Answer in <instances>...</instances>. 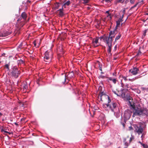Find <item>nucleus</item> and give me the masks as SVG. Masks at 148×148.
Returning <instances> with one entry per match:
<instances>
[{
  "instance_id": "1",
  "label": "nucleus",
  "mask_w": 148,
  "mask_h": 148,
  "mask_svg": "<svg viewBox=\"0 0 148 148\" xmlns=\"http://www.w3.org/2000/svg\"><path fill=\"white\" fill-rule=\"evenodd\" d=\"M129 103L130 106L133 107L134 109L133 111V113L132 116L133 117H135L136 116H148V110L147 108H136L134 106L131 104L130 101H129Z\"/></svg>"
},
{
  "instance_id": "2",
  "label": "nucleus",
  "mask_w": 148,
  "mask_h": 148,
  "mask_svg": "<svg viewBox=\"0 0 148 148\" xmlns=\"http://www.w3.org/2000/svg\"><path fill=\"white\" fill-rule=\"evenodd\" d=\"M104 39V42L106 43V44L108 46V49L107 50L108 52L110 54V55H111L112 54L111 52L112 50V43L113 40L110 37L107 36L105 37Z\"/></svg>"
},
{
  "instance_id": "3",
  "label": "nucleus",
  "mask_w": 148,
  "mask_h": 148,
  "mask_svg": "<svg viewBox=\"0 0 148 148\" xmlns=\"http://www.w3.org/2000/svg\"><path fill=\"white\" fill-rule=\"evenodd\" d=\"M98 98V99H100L101 101H106L108 103L111 101L109 96L105 94L103 92H101L99 94Z\"/></svg>"
},
{
  "instance_id": "4",
  "label": "nucleus",
  "mask_w": 148,
  "mask_h": 148,
  "mask_svg": "<svg viewBox=\"0 0 148 148\" xmlns=\"http://www.w3.org/2000/svg\"><path fill=\"white\" fill-rule=\"evenodd\" d=\"M11 76L15 78H17L20 74V71L18 70V68L16 66H14L12 68L11 72Z\"/></svg>"
},
{
  "instance_id": "5",
  "label": "nucleus",
  "mask_w": 148,
  "mask_h": 148,
  "mask_svg": "<svg viewBox=\"0 0 148 148\" xmlns=\"http://www.w3.org/2000/svg\"><path fill=\"white\" fill-rule=\"evenodd\" d=\"M106 106L107 108L109 107L112 111L114 112V109L116 107L117 104L115 102H111V101L109 103L108 102L107 104H103V107L106 108Z\"/></svg>"
},
{
  "instance_id": "6",
  "label": "nucleus",
  "mask_w": 148,
  "mask_h": 148,
  "mask_svg": "<svg viewBox=\"0 0 148 148\" xmlns=\"http://www.w3.org/2000/svg\"><path fill=\"white\" fill-rule=\"evenodd\" d=\"M21 17L23 19V20L22 21V23L21 24H20V25H21L22 27L25 24V21L26 20L27 17V15L25 12H23L21 14Z\"/></svg>"
},
{
  "instance_id": "7",
  "label": "nucleus",
  "mask_w": 148,
  "mask_h": 148,
  "mask_svg": "<svg viewBox=\"0 0 148 148\" xmlns=\"http://www.w3.org/2000/svg\"><path fill=\"white\" fill-rule=\"evenodd\" d=\"M139 70L138 68L134 67L129 70V72L131 73L133 75H136L138 73Z\"/></svg>"
},
{
  "instance_id": "8",
  "label": "nucleus",
  "mask_w": 148,
  "mask_h": 148,
  "mask_svg": "<svg viewBox=\"0 0 148 148\" xmlns=\"http://www.w3.org/2000/svg\"><path fill=\"white\" fill-rule=\"evenodd\" d=\"M132 112L129 110L125 111L124 114V117L127 119H129L131 117Z\"/></svg>"
},
{
  "instance_id": "9",
  "label": "nucleus",
  "mask_w": 148,
  "mask_h": 148,
  "mask_svg": "<svg viewBox=\"0 0 148 148\" xmlns=\"http://www.w3.org/2000/svg\"><path fill=\"white\" fill-rule=\"evenodd\" d=\"M99 38L97 37L96 38L93 39L92 41V43L94 47H96L99 45V44L98 42Z\"/></svg>"
},
{
  "instance_id": "10",
  "label": "nucleus",
  "mask_w": 148,
  "mask_h": 148,
  "mask_svg": "<svg viewBox=\"0 0 148 148\" xmlns=\"http://www.w3.org/2000/svg\"><path fill=\"white\" fill-rule=\"evenodd\" d=\"M129 139V137L128 136H127L126 138H124L123 139V142L124 143V144L125 146L127 147L129 145L130 143V141L128 140Z\"/></svg>"
},
{
  "instance_id": "11",
  "label": "nucleus",
  "mask_w": 148,
  "mask_h": 148,
  "mask_svg": "<svg viewBox=\"0 0 148 148\" xmlns=\"http://www.w3.org/2000/svg\"><path fill=\"white\" fill-rule=\"evenodd\" d=\"M49 53L50 52L47 51L45 53V56L44 57V59L45 61L47 62V61L49 59Z\"/></svg>"
},
{
  "instance_id": "12",
  "label": "nucleus",
  "mask_w": 148,
  "mask_h": 148,
  "mask_svg": "<svg viewBox=\"0 0 148 148\" xmlns=\"http://www.w3.org/2000/svg\"><path fill=\"white\" fill-rule=\"evenodd\" d=\"M135 127L136 130L138 134L142 133L143 131V129L141 126L138 127L137 125H135Z\"/></svg>"
},
{
  "instance_id": "13",
  "label": "nucleus",
  "mask_w": 148,
  "mask_h": 148,
  "mask_svg": "<svg viewBox=\"0 0 148 148\" xmlns=\"http://www.w3.org/2000/svg\"><path fill=\"white\" fill-rule=\"evenodd\" d=\"M11 34V32H10L4 31L2 33V37H5Z\"/></svg>"
},
{
  "instance_id": "14",
  "label": "nucleus",
  "mask_w": 148,
  "mask_h": 148,
  "mask_svg": "<svg viewBox=\"0 0 148 148\" xmlns=\"http://www.w3.org/2000/svg\"><path fill=\"white\" fill-rule=\"evenodd\" d=\"M63 7L62 8L59 9L57 11V12L58 13L59 15L60 16H62L63 15L64 13L63 12Z\"/></svg>"
},
{
  "instance_id": "15",
  "label": "nucleus",
  "mask_w": 148,
  "mask_h": 148,
  "mask_svg": "<svg viewBox=\"0 0 148 148\" xmlns=\"http://www.w3.org/2000/svg\"><path fill=\"white\" fill-rule=\"evenodd\" d=\"M123 21V20H122V18H120L118 20L116 21V25L115 27L116 29H117V27L120 25V23Z\"/></svg>"
},
{
  "instance_id": "16",
  "label": "nucleus",
  "mask_w": 148,
  "mask_h": 148,
  "mask_svg": "<svg viewBox=\"0 0 148 148\" xmlns=\"http://www.w3.org/2000/svg\"><path fill=\"white\" fill-rule=\"evenodd\" d=\"M74 75L73 72L72 71L70 73L67 75V77L70 78H72L74 77Z\"/></svg>"
},
{
  "instance_id": "17",
  "label": "nucleus",
  "mask_w": 148,
  "mask_h": 148,
  "mask_svg": "<svg viewBox=\"0 0 148 148\" xmlns=\"http://www.w3.org/2000/svg\"><path fill=\"white\" fill-rule=\"evenodd\" d=\"M127 89L126 90L124 89H122L121 90V91L122 92V94L120 95H121V96L123 98H125L126 97H127V96H126V95H125V93L124 92V91L127 90Z\"/></svg>"
},
{
  "instance_id": "18",
  "label": "nucleus",
  "mask_w": 148,
  "mask_h": 148,
  "mask_svg": "<svg viewBox=\"0 0 148 148\" xmlns=\"http://www.w3.org/2000/svg\"><path fill=\"white\" fill-rule=\"evenodd\" d=\"M17 62L18 66L22 64H24V61L22 59L17 60Z\"/></svg>"
},
{
  "instance_id": "19",
  "label": "nucleus",
  "mask_w": 148,
  "mask_h": 148,
  "mask_svg": "<svg viewBox=\"0 0 148 148\" xmlns=\"http://www.w3.org/2000/svg\"><path fill=\"white\" fill-rule=\"evenodd\" d=\"M117 29H116V27H115L113 31H111L109 33H110V35H111V34H113L115 35L117 33Z\"/></svg>"
},
{
  "instance_id": "20",
  "label": "nucleus",
  "mask_w": 148,
  "mask_h": 148,
  "mask_svg": "<svg viewBox=\"0 0 148 148\" xmlns=\"http://www.w3.org/2000/svg\"><path fill=\"white\" fill-rule=\"evenodd\" d=\"M61 81L63 84H64L65 83L66 81V78L65 76L61 79Z\"/></svg>"
},
{
  "instance_id": "21",
  "label": "nucleus",
  "mask_w": 148,
  "mask_h": 148,
  "mask_svg": "<svg viewBox=\"0 0 148 148\" xmlns=\"http://www.w3.org/2000/svg\"><path fill=\"white\" fill-rule=\"evenodd\" d=\"M70 3V1L69 0L66 1L65 3L63 5V7H64V8H66L65 6L66 5H69Z\"/></svg>"
},
{
  "instance_id": "22",
  "label": "nucleus",
  "mask_w": 148,
  "mask_h": 148,
  "mask_svg": "<svg viewBox=\"0 0 148 148\" xmlns=\"http://www.w3.org/2000/svg\"><path fill=\"white\" fill-rule=\"evenodd\" d=\"M109 80L110 81H112L113 82L114 84H116V80L115 78H113L112 77H110Z\"/></svg>"
},
{
  "instance_id": "23",
  "label": "nucleus",
  "mask_w": 148,
  "mask_h": 148,
  "mask_svg": "<svg viewBox=\"0 0 148 148\" xmlns=\"http://www.w3.org/2000/svg\"><path fill=\"white\" fill-rule=\"evenodd\" d=\"M143 1H142L141 2H139L138 3H137L136 4H135L134 6L132 7H131V8H134V7H136L137 5H138V4H140L139 5H140L141 4H143Z\"/></svg>"
},
{
  "instance_id": "24",
  "label": "nucleus",
  "mask_w": 148,
  "mask_h": 148,
  "mask_svg": "<svg viewBox=\"0 0 148 148\" xmlns=\"http://www.w3.org/2000/svg\"><path fill=\"white\" fill-rule=\"evenodd\" d=\"M112 16L111 15V14H108L106 18V19H107L108 20H110L112 19Z\"/></svg>"
},
{
  "instance_id": "25",
  "label": "nucleus",
  "mask_w": 148,
  "mask_h": 148,
  "mask_svg": "<svg viewBox=\"0 0 148 148\" xmlns=\"http://www.w3.org/2000/svg\"><path fill=\"white\" fill-rule=\"evenodd\" d=\"M121 36V35L120 34H119L117 36H116V38L115 39V40L114 42H116V41L117 40H118L120 38Z\"/></svg>"
},
{
  "instance_id": "26",
  "label": "nucleus",
  "mask_w": 148,
  "mask_h": 148,
  "mask_svg": "<svg viewBox=\"0 0 148 148\" xmlns=\"http://www.w3.org/2000/svg\"><path fill=\"white\" fill-rule=\"evenodd\" d=\"M98 63L99 67V70L101 71H102V65L100 62H98Z\"/></svg>"
},
{
  "instance_id": "27",
  "label": "nucleus",
  "mask_w": 148,
  "mask_h": 148,
  "mask_svg": "<svg viewBox=\"0 0 148 148\" xmlns=\"http://www.w3.org/2000/svg\"><path fill=\"white\" fill-rule=\"evenodd\" d=\"M106 36L105 35V34H104V35H103V36H100L99 38H99V39H100L101 40V39H103V41H104V38H105V37H106Z\"/></svg>"
},
{
  "instance_id": "28",
  "label": "nucleus",
  "mask_w": 148,
  "mask_h": 148,
  "mask_svg": "<svg viewBox=\"0 0 148 148\" xmlns=\"http://www.w3.org/2000/svg\"><path fill=\"white\" fill-rule=\"evenodd\" d=\"M115 36V35H114L113 34H111V35H110V33H109L108 37H110L112 39Z\"/></svg>"
},
{
  "instance_id": "29",
  "label": "nucleus",
  "mask_w": 148,
  "mask_h": 148,
  "mask_svg": "<svg viewBox=\"0 0 148 148\" xmlns=\"http://www.w3.org/2000/svg\"><path fill=\"white\" fill-rule=\"evenodd\" d=\"M147 29H145L144 31V33H143V35L142 36V37L143 38L146 35V33H147Z\"/></svg>"
},
{
  "instance_id": "30",
  "label": "nucleus",
  "mask_w": 148,
  "mask_h": 148,
  "mask_svg": "<svg viewBox=\"0 0 148 148\" xmlns=\"http://www.w3.org/2000/svg\"><path fill=\"white\" fill-rule=\"evenodd\" d=\"M116 1L117 3H123L125 0H116Z\"/></svg>"
},
{
  "instance_id": "31",
  "label": "nucleus",
  "mask_w": 148,
  "mask_h": 148,
  "mask_svg": "<svg viewBox=\"0 0 148 148\" xmlns=\"http://www.w3.org/2000/svg\"><path fill=\"white\" fill-rule=\"evenodd\" d=\"M134 139V137L133 136H132L130 138H129V139L128 140L130 141V143L131 141Z\"/></svg>"
},
{
  "instance_id": "32",
  "label": "nucleus",
  "mask_w": 148,
  "mask_h": 148,
  "mask_svg": "<svg viewBox=\"0 0 148 148\" xmlns=\"http://www.w3.org/2000/svg\"><path fill=\"white\" fill-rule=\"evenodd\" d=\"M9 65H10L9 64H7L5 65V68L7 69L8 70H9Z\"/></svg>"
},
{
  "instance_id": "33",
  "label": "nucleus",
  "mask_w": 148,
  "mask_h": 148,
  "mask_svg": "<svg viewBox=\"0 0 148 148\" xmlns=\"http://www.w3.org/2000/svg\"><path fill=\"white\" fill-rule=\"evenodd\" d=\"M142 145L143 146V147L144 148H147L148 147L147 145L145 144H143Z\"/></svg>"
},
{
  "instance_id": "34",
  "label": "nucleus",
  "mask_w": 148,
  "mask_h": 148,
  "mask_svg": "<svg viewBox=\"0 0 148 148\" xmlns=\"http://www.w3.org/2000/svg\"><path fill=\"white\" fill-rule=\"evenodd\" d=\"M1 132L3 133L4 134H5V133H7L8 132L2 129L1 130Z\"/></svg>"
},
{
  "instance_id": "35",
  "label": "nucleus",
  "mask_w": 148,
  "mask_h": 148,
  "mask_svg": "<svg viewBox=\"0 0 148 148\" xmlns=\"http://www.w3.org/2000/svg\"><path fill=\"white\" fill-rule=\"evenodd\" d=\"M122 77L123 79L125 81H127V79L126 77L124 76H123L122 75L121 76Z\"/></svg>"
},
{
  "instance_id": "36",
  "label": "nucleus",
  "mask_w": 148,
  "mask_h": 148,
  "mask_svg": "<svg viewBox=\"0 0 148 148\" xmlns=\"http://www.w3.org/2000/svg\"><path fill=\"white\" fill-rule=\"evenodd\" d=\"M105 1L106 2L108 3L109 2H111L112 1V0H102V1Z\"/></svg>"
},
{
  "instance_id": "37",
  "label": "nucleus",
  "mask_w": 148,
  "mask_h": 148,
  "mask_svg": "<svg viewBox=\"0 0 148 148\" xmlns=\"http://www.w3.org/2000/svg\"><path fill=\"white\" fill-rule=\"evenodd\" d=\"M105 76L102 75H100L99 76V78H102V79H103L105 78Z\"/></svg>"
},
{
  "instance_id": "38",
  "label": "nucleus",
  "mask_w": 148,
  "mask_h": 148,
  "mask_svg": "<svg viewBox=\"0 0 148 148\" xmlns=\"http://www.w3.org/2000/svg\"><path fill=\"white\" fill-rule=\"evenodd\" d=\"M22 17H20L17 20V21L18 22H19L20 21H21L22 20Z\"/></svg>"
},
{
  "instance_id": "39",
  "label": "nucleus",
  "mask_w": 148,
  "mask_h": 148,
  "mask_svg": "<svg viewBox=\"0 0 148 148\" xmlns=\"http://www.w3.org/2000/svg\"><path fill=\"white\" fill-rule=\"evenodd\" d=\"M129 130H133V128L131 126L129 127Z\"/></svg>"
},
{
  "instance_id": "40",
  "label": "nucleus",
  "mask_w": 148,
  "mask_h": 148,
  "mask_svg": "<svg viewBox=\"0 0 148 148\" xmlns=\"http://www.w3.org/2000/svg\"><path fill=\"white\" fill-rule=\"evenodd\" d=\"M130 2L131 4H134V3L135 1L134 0H130Z\"/></svg>"
},
{
  "instance_id": "41",
  "label": "nucleus",
  "mask_w": 148,
  "mask_h": 148,
  "mask_svg": "<svg viewBox=\"0 0 148 148\" xmlns=\"http://www.w3.org/2000/svg\"><path fill=\"white\" fill-rule=\"evenodd\" d=\"M141 52L139 50L138 51V53L136 55V56H139V55H140L141 54Z\"/></svg>"
},
{
  "instance_id": "42",
  "label": "nucleus",
  "mask_w": 148,
  "mask_h": 148,
  "mask_svg": "<svg viewBox=\"0 0 148 148\" xmlns=\"http://www.w3.org/2000/svg\"><path fill=\"white\" fill-rule=\"evenodd\" d=\"M113 92L116 95H117V96H120V94L119 95L118 94L116 93V92L115 91H113Z\"/></svg>"
},
{
  "instance_id": "43",
  "label": "nucleus",
  "mask_w": 148,
  "mask_h": 148,
  "mask_svg": "<svg viewBox=\"0 0 148 148\" xmlns=\"http://www.w3.org/2000/svg\"><path fill=\"white\" fill-rule=\"evenodd\" d=\"M132 98L130 96H129L128 97H127V100H131Z\"/></svg>"
},
{
  "instance_id": "44",
  "label": "nucleus",
  "mask_w": 148,
  "mask_h": 148,
  "mask_svg": "<svg viewBox=\"0 0 148 148\" xmlns=\"http://www.w3.org/2000/svg\"><path fill=\"white\" fill-rule=\"evenodd\" d=\"M59 4L58 3L57 4V5L56 6V9H58L59 7Z\"/></svg>"
},
{
  "instance_id": "45",
  "label": "nucleus",
  "mask_w": 148,
  "mask_h": 148,
  "mask_svg": "<svg viewBox=\"0 0 148 148\" xmlns=\"http://www.w3.org/2000/svg\"><path fill=\"white\" fill-rule=\"evenodd\" d=\"M122 12V13H123V14H124L125 13V10L124 9V10H123Z\"/></svg>"
},
{
  "instance_id": "46",
  "label": "nucleus",
  "mask_w": 148,
  "mask_h": 148,
  "mask_svg": "<svg viewBox=\"0 0 148 148\" xmlns=\"http://www.w3.org/2000/svg\"><path fill=\"white\" fill-rule=\"evenodd\" d=\"M106 13L108 14H110L109 13V10L106 11Z\"/></svg>"
},
{
  "instance_id": "47",
  "label": "nucleus",
  "mask_w": 148,
  "mask_h": 148,
  "mask_svg": "<svg viewBox=\"0 0 148 148\" xmlns=\"http://www.w3.org/2000/svg\"><path fill=\"white\" fill-rule=\"evenodd\" d=\"M128 84H126L125 85V87L127 88H129V87H128Z\"/></svg>"
},
{
  "instance_id": "48",
  "label": "nucleus",
  "mask_w": 148,
  "mask_h": 148,
  "mask_svg": "<svg viewBox=\"0 0 148 148\" xmlns=\"http://www.w3.org/2000/svg\"><path fill=\"white\" fill-rule=\"evenodd\" d=\"M33 43H34V46H36V41H34V42Z\"/></svg>"
},
{
  "instance_id": "49",
  "label": "nucleus",
  "mask_w": 148,
  "mask_h": 148,
  "mask_svg": "<svg viewBox=\"0 0 148 148\" xmlns=\"http://www.w3.org/2000/svg\"><path fill=\"white\" fill-rule=\"evenodd\" d=\"M122 125L124 127H125V124L124 123H121Z\"/></svg>"
},
{
  "instance_id": "50",
  "label": "nucleus",
  "mask_w": 148,
  "mask_h": 148,
  "mask_svg": "<svg viewBox=\"0 0 148 148\" xmlns=\"http://www.w3.org/2000/svg\"><path fill=\"white\" fill-rule=\"evenodd\" d=\"M124 14H123L122 15V16L120 18H122H122H123V16H124Z\"/></svg>"
},
{
  "instance_id": "51",
  "label": "nucleus",
  "mask_w": 148,
  "mask_h": 148,
  "mask_svg": "<svg viewBox=\"0 0 148 148\" xmlns=\"http://www.w3.org/2000/svg\"><path fill=\"white\" fill-rule=\"evenodd\" d=\"M22 46V45L21 44L19 46V47H21Z\"/></svg>"
},
{
  "instance_id": "52",
  "label": "nucleus",
  "mask_w": 148,
  "mask_h": 148,
  "mask_svg": "<svg viewBox=\"0 0 148 148\" xmlns=\"http://www.w3.org/2000/svg\"><path fill=\"white\" fill-rule=\"evenodd\" d=\"M7 133L8 134H11V132H7Z\"/></svg>"
},
{
  "instance_id": "53",
  "label": "nucleus",
  "mask_w": 148,
  "mask_h": 148,
  "mask_svg": "<svg viewBox=\"0 0 148 148\" xmlns=\"http://www.w3.org/2000/svg\"><path fill=\"white\" fill-rule=\"evenodd\" d=\"M3 115V114L1 113V112H0V116H2Z\"/></svg>"
},
{
  "instance_id": "54",
  "label": "nucleus",
  "mask_w": 148,
  "mask_h": 148,
  "mask_svg": "<svg viewBox=\"0 0 148 148\" xmlns=\"http://www.w3.org/2000/svg\"><path fill=\"white\" fill-rule=\"evenodd\" d=\"M129 1V0H126L125 1V2L126 3H127V2H128Z\"/></svg>"
},
{
  "instance_id": "55",
  "label": "nucleus",
  "mask_w": 148,
  "mask_h": 148,
  "mask_svg": "<svg viewBox=\"0 0 148 148\" xmlns=\"http://www.w3.org/2000/svg\"><path fill=\"white\" fill-rule=\"evenodd\" d=\"M139 143H140L142 145V144H143V143H141L140 142H139Z\"/></svg>"
},
{
  "instance_id": "56",
  "label": "nucleus",
  "mask_w": 148,
  "mask_h": 148,
  "mask_svg": "<svg viewBox=\"0 0 148 148\" xmlns=\"http://www.w3.org/2000/svg\"><path fill=\"white\" fill-rule=\"evenodd\" d=\"M116 59H117V58H114V59L115 60H116Z\"/></svg>"
},
{
  "instance_id": "57",
  "label": "nucleus",
  "mask_w": 148,
  "mask_h": 148,
  "mask_svg": "<svg viewBox=\"0 0 148 148\" xmlns=\"http://www.w3.org/2000/svg\"><path fill=\"white\" fill-rule=\"evenodd\" d=\"M138 78V77H135V79H137Z\"/></svg>"
},
{
  "instance_id": "58",
  "label": "nucleus",
  "mask_w": 148,
  "mask_h": 148,
  "mask_svg": "<svg viewBox=\"0 0 148 148\" xmlns=\"http://www.w3.org/2000/svg\"><path fill=\"white\" fill-rule=\"evenodd\" d=\"M15 125H18V124H17V123H15Z\"/></svg>"
},
{
  "instance_id": "59",
  "label": "nucleus",
  "mask_w": 148,
  "mask_h": 148,
  "mask_svg": "<svg viewBox=\"0 0 148 148\" xmlns=\"http://www.w3.org/2000/svg\"><path fill=\"white\" fill-rule=\"evenodd\" d=\"M146 15H148V13H146Z\"/></svg>"
},
{
  "instance_id": "60",
  "label": "nucleus",
  "mask_w": 148,
  "mask_h": 148,
  "mask_svg": "<svg viewBox=\"0 0 148 148\" xmlns=\"http://www.w3.org/2000/svg\"><path fill=\"white\" fill-rule=\"evenodd\" d=\"M148 19V17H147L146 20V21Z\"/></svg>"
},
{
  "instance_id": "61",
  "label": "nucleus",
  "mask_w": 148,
  "mask_h": 148,
  "mask_svg": "<svg viewBox=\"0 0 148 148\" xmlns=\"http://www.w3.org/2000/svg\"><path fill=\"white\" fill-rule=\"evenodd\" d=\"M121 85L122 86H123V84L122 83L121 84Z\"/></svg>"
},
{
  "instance_id": "62",
  "label": "nucleus",
  "mask_w": 148,
  "mask_h": 148,
  "mask_svg": "<svg viewBox=\"0 0 148 148\" xmlns=\"http://www.w3.org/2000/svg\"><path fill=\"white\" fill-rule=\"evenodd\" d=\"M101 74L103 73L102 72H101Z\"/></svg>"
},
{
  "instance_id": "63",
  "label": "nucleus",
  "mask_w": 148,
  "mask_h": 148,
  "mask_svg": "<svg viewBox=\"0 0 148 148\" xmlns=\"http://www.w3.org/2000/svg\"><path fill=\"white\" fill-rule=\"evenodd\" d=\"M113 75H115V74H114V73H113Z\"/></svg>"
},
{
  "instance_id": "64",
  "label": "nucleus",
  "mask_w": 148,
  "mask_h": 148,
  "mask_svg": "<svg viewBox=\"0 0 148 148\" xmlns=\"http://www.w3.org/2000/svg\"><path fill=\"white\" fill-rule=\"evenodd\" d=\"M129 80H130H130H130V79H129Z\"/></svg>"
}]
</instances>
